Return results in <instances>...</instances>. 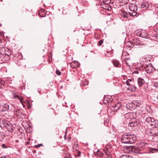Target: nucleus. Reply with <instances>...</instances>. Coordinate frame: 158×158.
<instances>
[{"label":"nucleus","mask_w":158,"mask_h":158,"mask_svg":"<svg viewBox=\"0 0 158 158\" xmlns=\"http://www.w3.org/2000/svg\"><path fill=\"white\" fill-rule=\"evenodd\" d=\"M110 2L108 1L107 3H102L101 4V7L104 9L110 11L111 10V8L109 4Z\"/></svg>","instance_id":"7"},{"label":"nucleus","mask_w":158,"mask_h":158,"mask_svg":"<svg viewBox=\"0 0 158 158\" xmlns=\"http://www.w3.org/2000/svg\"><path fill=\"white\" fill-rule=\"evenodd\" d=\"M19 111H20V110H19V109H17V110H16L15 112H17H17H19V113H20V112H19Z\"/></svg>","instance_id":"46"},{"label":"nucleus","mask_w":158,"mask_h":158,"mask_svg":"<svg viewBox=\"0 0 158 158\" xmlns=\"http://www.w3.org/2000/svg\"><path fill=\"white\" fill-rule=\"evenodd\" d=\"M11 54V53H10L9 54H7L6 53H5L4 54H3V56H4L3 57V60L4 61H7L9 60L10 59V56Z\"/></svg>","instance_id":"14"},{"label":"nucleus","mask_w":158,"mask_h":158,"mask_svg":"<svg viewBox=\"0 0 158 158\" xmlns=\"http://www.w3.org/2000/svg\"><path fill=\"white\" fill-rule=\"evenodd\" d=\"M39 15H40V16L41 17H44L45 16V15H41V12H39Z\"/></svg>","instance_id":"42"},{"label":"nucleus","mask_w":158,"mask_h":158,"mask_svg":"<svg viewBox=\"0 0 158 158\" xmlns=\"http://www.w3.org/2000/svg\"><path fill=\"white\" fill-rule=\"evenodd\" d=\"M56 74L58 76L60 75L61 74L60 72L58 70H56Z\"/></svg>","instance_id":"37"},{"label":"nucleus","mask_w":158,"mask_h":158,"mask_svg":"<svg viewBox=\"0 0 158 158\" xmlns=\"http://www.w3.org/2000/svg\"><path fill=\"white\" fill-rule=\"evenodd\" d=\"M145 32V33H144L145 35H143V33H142L141 32V33H140L139 34V36L142 38H145L146 37H147V34L145 32Z\"/></svg>","instance_id":"27"},{"label":"nucleus","mask_w":158,"mask_h":158,"mask_svg":"<svg viewBox=\"0 0 158 158\" xmlns=\"http://www.w3.org/2000/svg\"><path fill=\"white\" fill-rule=\"evenodd\" d=\"M129 8L131 11L133 12L136 11L137 10V6L134 5H132L131 6H129Z\"/></svg>","instance_id":"15"},{"label":"nucleus","mask_w":158,"mask_h":158,"mask_svg":"<svg viewBox=\"0 0 158 158\" xmlns=\"http://www.w3.org/2000/svg\"><path fill=\"white\" fill-rule=\"evenodd\" d=\"M152 151L153 152H158V148H152Z\"/></svg>","instance_id":"36"},{"label":"nucleus","mask_w":158,"mask_h":158,"mask_svg":"<svg viewBox=\"0 0 158 158\" xmlns=\"http://www.w3.org/2000/svg\"><path fill=\"white\" fill-rule=\"evenodd\" d=\"M135 72L136 73H139V72L138 71H135Z\"/></svg>","instance_id":"48"},{"label":"nucleus","mask_w":158,"mask_h":158,"mask_svg":"<svg viewBox=\"0 0 158 158\" xmlns=\"http://www.w3.org/2000/svg\"><path fill=\"white\" fill-rule=\"evenodd\" d=\"M137 106V104H135L134 103L132 102L127 103L126 105V108L128 110H134Z\"/></svg>","instance_id":"6"},{"label":"nucleus","mask_w":158,"mask_h":158,"mask_svg":"<svg viewBox=\"0 0 158 158\" xmlns=\"http://www.w3.org/2000/svg\"><path fill=\"white\" fill-rule=\"evenodd\" d=\"M79 153H80V154H81V152H79Z\"/></svg>","instance_id":"52"},{"label":"nucleus","mask_w":158,"mask_h":158,"mask_svg":"<svg viewBox=\"0 0 158 158\" xmlns=\"http://www.w3.org/2000/svg\"><path fill=\"white\" fill-rule=\"evenodd\" d=\"M110 148L105 147L103 150L108 158H111V153L110 152Z\"/></svg>","instance_id":"9"},{"label":"nucleus","mask_w":158,"mask_h":158,"mask_svg":"<svg viewBox=\"0 0 158 158\" xmlns=\"http://www.w3.org/2000/svg\"><path fill=\"white\" fill-rule=\"evenodd\" d=\"M112 62L114 66L116 67H119V63L118 60L116 59H113L112 60Z\"/></svg>","instance_id":"17"},{"label":"nucleus","mask_w":158,"mask_h":158,"mask_svg":"<svg viewBox=\"0 0 158 158\" xmlns=\"http://www.w3.org/2000/svg\"><path fill=\"white\" fill-rule=\"evenodd\" d=\"M2 148H8L7 145H6V144H2Z\"/></svg>","instance_id":"39"},{"label":"nucleus","mask_w":158,"mask_h":158,"mask_svg":"<svg viewBox=\"0 0 158 158\" xmlns=\"http://www.w3.org/2000/svg\"><path fill=\"white\" fill-rule=\"evenodd\" d=\"M63 155H66L65 156H64V157L66 158H69L70 157V154L67 151H64V152H63Z\"/></svg>","instance_id":"23"},{"label":"nucleus","mask_w":158,"mask_h":158,"mask_svg":"<svg viewBox=\"0 0 158 158\" xmlns=\"http://www.w3.org/2000/svg\"><path fill=\"white\" fill-rule=\"evenodd\" d=\"M121 15V18H127L131 16V13L127 12L125 11L122 10Z\"/></svg>","instance_id":"8"},{"label":"nucleus","mask_w":158,"mask_h":158,"mask_svg":"<svg viewBox=\"0 0 158 158\" xmlns=\"http://www.w3.org/2000/svg\"><path fill=\"white\" fill-rule=\"evenodd\" d=\"M3 111H5L9 109V106L7 104H4L3 106Z\"/></svg>","instance_id":"24"},{"label":"nucleus","mask_w":158,"mask_h":158,"mask_svg":"<svg viewBox=\"0 0 158 158\" xmlns=\"http://www.w3.org/2000/svg\"><path fill=\"white\" fill-rule=\"evenodd\" d=\"M23 63V61L21 60H20L17 62V64L19 66H24L23 64H22Z\"/></svg>","instance_id":"29"},{"label":"nucleus","mask_w":158,"mask_h":158,"mask_svg":"<svg viewBox=\"0 0 158 158\" xmlns=\"http://www.w3.org/2000/svg\"><path fill=\"white\" fill-rule=\"evenodd\" d=\"M122 111L123 112L121 114H124V117L126 119H128L130 118V116H132V113H126L125 112V111L123 110Z\"/></svg>","instance_id":"12"},{"label":"nucleus","mask_w":158,"mask_h":158,"mask_svg":"<svg viewBox=\"0 0 158 158\" xmlns=\"http://www.w3.org/2000/svg\"><path fill=\"white\" fill-rule=\"evenodd\" d=\"M42 10H43V11H44V12H45V11L44 10H42L41 11H42Z\"/></svg>","instance_id":"50"},{"label":"nucleus","mask_w":158,"mask_h":158,"mask_svg":"<svg viewBox=\"0 0 158 158\" xmlns=\"http://www.w3.org/2000/svg\"><path fill=\"white\" fill-rule=\"evenodd\" d=\"M136 137L134 134L128 132L123 134L121 139L122 143L126 144H133L136 142Z\"/></svg>","instance_id":"1"},{"label":"nucleus","mask_w":158,"mask_h":158,"mask_svg":"<svg viewBox=\"0 0 158 158\" xmlns=\"http://www.w3.org/2000/svg\"><path fill=\"white\" fill-rule=\"evenodd\" d=\"M3 124L9 132H12L14 130V127L12 124L6 121L3 120Z\"/></svg>","instance_id":"3"},{"label":"nucleus","mask_w":158,"mask_h":158,"mask_svg":"<svg viewBox=\"0 0 158 158\" xmlns=\"http://www.w3.org/2000/svg\"><path fill=\"white\" fill-rule=\"evenodd\" d=\"M98 156H99L102 157L104 156V154L103 153V152L102 151H98Z\"/></svg>","instance_id":"28"},{"label":"nucleus","mask_w":158,"mask_h":158,"mask_svg":"<svg viewBox=\"0 0 158 158\" xmlns=\"http://www.w3.org/2000/svg\"><path fill=\"white\" fill-rule=\"evenodd\" d=\"M155 130L156 131V133H158V128L157 127H155Z\"/></svg>","instance_id":"43"},{"label":"nucleus","mask_w":158,"mask_h":158,"mask_svg":"<svg viewBox=\"0 0 158 158\" xmlns=\"http://www.w3.org/2000/svg\"><path fill=\"white\" fill-rule=\"evenodd\" d=\"M22 139V138L21 137L18 138V139H16L15 140V142L16 143L21 142Z\"/></svg>","instance_id":"32"},{"label":"nucleus","mask_w":158,"mask_h":158,"mask_svg":"<svg viewBox=\"0 0 158 158\" xmlns=\"http://www.w3.org/2000/svg\"><path fill=\"white\" fill-rule=\"evenodd\" d=\"M127 89H128L130 91L132 92H135L136 90V88L135 86L132 85H131L129 86Z\"/></svg>","instance_id":"16"},{"label":"nucleus","mask_w":158,"mask_h":158,"mask_svg":"<svg viewBox=\"0 0 158 158\" xmlns=\"http://www.w3.org/2000/svg\"><path fill=\"white\" fill-rule=\"evenodd\" d=\"M88 84V81H86V80H84L82 81L81 85L82 86H85L87 85Z\"/></svg>","instance_id":"21"},{"label":"nucleus","mask_w":158,"mask_h":158,"mask_svg":"<svg viewBox=\"0 0 158 158\" xmlns=\"http://www.w3.org/2000/svg\"><path fill=\"white\" fill-rule=\"evenodd\" d=\"M127 155H122L120 157V158H127Z\"/></svg>","instance_id":"40"},{"label":"nucleus","mask_w":158,"mask_h":158,"mask_svg":"<svg viewBox=\"0 0 158 158\" xmlns=\"http://www.w3.org/2000/svg\"><path fill=\"white\" fill-rule=\"evenodd\" d=\"M132 81L131 79H127L126 81V84L128 86H129L131 85L130 83L132 82Z\"/></svg>","instance_id":"25"},{"label":"nucleus","mask_w":158,"mask_h":158,"mask_svg":"<svg viewBox=\"0 0 158 158\" xmlns=\"http://www.w3.org/2000/svg\"><path fill=\"white\" fill-rule=\"evenodd\" d=\"M103 40H102L99 41L98 43V45L99 46H101L103 43Z\"/></svg>","instance_id":"35"},{"label":"nucleus","mask_w":158,"mask_h":158,"mask_svg":"<svg viewBox=\"0 0 158 158\" xmlns=\"http://www.w3.org/2000/svg\"><path fill=\"white\" fill-rule=\"evenodd\" d=\"M140 66L142 68V69L143 71H145L148 73H152L155 70V69L152 66L151 64H141Z\"/></svg>","instance_id":"2"},{"label":"nucleus","mask_w":158,"mask_h":158,"mask_svg":"<svg viewBox=\"0 0 158 158\" xmlns=\"http://www.w3.org/2000/svg\"><path fill=\"white\" fill-rule=\"evenodd\" d=\"M147 144V143H144V142L142 141L139 143L138 146L139 148H143V147L145 146Z\"/></svg>","instance_id":"22"},{"label":"nucleus","mask_w":158,"mask_h":158,"mask_svg":"<svg viewBox=\"0 0 158 158\" xmlns=\"http://www.w3.org/2000/svg\"><path fill=\"white\" fill-rule=\"evenodd\" d=\"M127 158H133V157L131 156L127 155Z\"/></svg>","instance_id":"45"},{"label":"nucleus","mask_w":158,"mask_h":158,"mask_svg":"<svg viewBox=\"0 0 158 158\" xmlns=\"http://www.w3.org/2000/svg\"><path fill=\"white\" fill-rule=\"evenodd\" d=\"M154 15V13L152 11L148 13L147 16L148 17L151 18Z\"/></svg>","instance_id":"26"},{"label":"nucleus","mask_w":158,"mask_h":158,"mask_svg":"<svg viewBox=\"0 0 158 158\" xmlns=\"http://www.w3.org/2000/svg\"><path fill=\"white\" fill-rule=\"evenodd\" d=\"M120 2L121 5L123 6L127 3L128 2V0H118Z\"/></svg>","instance_id":"20"},{"label":"nucleus","mask_w":158,"mask_h":158,"mask_svg":"<svg viewBox=\"0 0 158 158\" xmlns=\"http://www.w3.org/2000/svg\"><path fill=\"white\" fill-rule=\"evenodd\" d=\"M42 145V144H39L38 145H35V148H39Z\"/></svg>","instance_id":"41"},{"label":"nucleus","mask_w":158,"mask_h":158,"mask_svg":"<svg viewBox=\"0 0 158 158\" xmlns=\"http://www.w3.org/2000/svg\"><path fill=\"white\" fill-rule=\"evenodd\" d=\"M13 96L14 98L15 99H20L19 97L17 95V94L15 93L13 94Z\"/></svg>","instance_id":"31"},{"label":"nucleus","mask_w":158,"mask_h":158,"mask_svg":"<svg viewBox=\"0 0 158 158\" xmlns=\"http://www.w3.org/2000/svg\"><path fill=\"white\" fill-rule=\"evenodd\" d=\"M138 124V123L136 121L131 122L128 124V126L131 127H133L137 126Z\"/></svg>","instance_id":"18"},{"label":"nucleus","mask_w":158,"mask_h":158,"mask_svg":"<svg viewBox=\"0 0 158 158\" xmlns=\"http://www.w3.org/2000/svg\"><path fill=\"white\" fill-rule=\"evenodd\" d=\"M149 6V4L148 2H143L141 5V8L147 9Z\"/></svg>","instance_id":"19"},{"label":"nucleus","mask_w":158,"mask_h":158,"mask_svg":"<svg viewBox=\"0 0 158 158\" xmlns=\"http://www.w3.org/2000/svg\"><path fill=\"white\" fill-rule=\"evenodd\" d=\"M133 43L135 44V45H144V44L141 41L139 38H134L133 39Z\"/></svg>","instance_id":"11"},{"label":"nucleus","mask_w":158,"mask_h":158,"mask_svg":"<svg viewBox=\"0 0 158 158\" xmlns=\"http://www.w3.org/2000/svg\"><path fill=\"white\" fill-rule=\"evenodd\" d=\"M154 86L156 87L157 88V89L156 90L158 91V83H155L154 84ZM156 98L158 99V95L156 97Z\"/></svg>","instance_id":"33"},{"label":"nucleus","mask_w":158,"mask_h":158,"mask_svg":"<svg viewBox=\"0 0 158 158\" xmlns=\"http://www.w3.org/2000/svg\"><path fill=\"white\" fill-rule=\"evenodd\" d=\"M74 63H72L71 65V68L74 69L76 68L77 67V65H74Z\"/></svg>","instance_id":"34"},{"label":"nucleus","mask_w":158,"mask_h":158,"mask_svg":"<svg viewBox=\"0 0 158 158\" xmlns=\"http://www.w3.org/2000/svg\"><path fill=\"white\" fill-rule=\"evenodd\" d=\"M145 121L149 124H150L151 125H153V123L155 122V121L154 118L150 117H148L146 118Z\"/></svg>","instance_id":"10"},{"label":"nucleus","mask_w":158,"mask_h":158,"mask_svg":"<svg viewBox=\"0 0 158 158\" xmlns=\"http://www.w3.org/2000/svg\"><path fill=\"white\" fill-rule=\"evenodd\" d=\"M1 136H2L1 139H4V137H5L4 135L2 133V134H1Z\"/></svg>","instance_id":"44"},{"label":"nucleus","mask_w":158,"mask_h":158,"mask_svg":"<svg viewBox=\"0 0 158 158\" xmlns=\"http://www.w3.org/2000/svg\"><path fill=\"white\" fill-rule=\"evenodd\" d=\"M1 158H9L8 156H3L1 157Z\"/></svg>","instance_id":"47"},{"label":"nucleus","mask_w":158,"mask_h":158,"mask_svg":"<svg viewBox=\"0 0 158 158\" xmlns=\"http://www.w3.org/2000/svg\"><path fill=\"white\" fill-rule=\"evenodd\" d=\"M136 14L137 13L136 12V11L133 12L132 13H131V16H132L134 17V16H136Z\"/></svg>","instance_id":"38"},{"label":"nucleus","mask_w":158,"mask_h":158,"mask_svg":"<svg viewBox=\"0 0 158 158\" xmlns=\"http://www.w3.org/2000/svg\"><path fill=\"white\" fill-rule=\"evenodd\" d=\"M110 100L108 98H107L106 97L105 98L103 99V102L105 103H109L110 102Z\"/></svg>","instance_id":"30"},{"label":"nucleus","mask_w":158,"mask_h":158,"mask_svg":"<svg viewBox=\"0 0 158 158\" xmlns=\"http://www.w3.org/2000/svg\"><path fill=\"white\" fill-rule=\"evenodd\" d=\"M137 81L138 85L139 87L142 86L145 82L144 80L141 77H139L138 78Z\"/></svg>","instance_id":"13"},{"label":"nucleus","mask_w":158,"mask_h":158,"mask_svg":"<svg viewBox=\"0 0 158 158\" xmlns=\"http://www.w3.org/2000/svg\"><path fill=\"white\" fill-rule=\"evenodd\" d=\"M111 109L114 112L117 111L121 107V103L120 102L114 103L111 102Z\"/></svg>","instance_id":"4"},{"label":"nucleus","mask_w":158,"mask_h":158,"mask_svg":"<svg viewBox=\"0 0 158 158\" xmlns=\"http://www.w3.org/2000/svg\"><path fill=\"white\" fill-rule=\"evenodd\" d=\"M128 148L130 152L136 154H139L140 153L139 149L135 146H130L128 147Z\"/></svg>","instance_id":"5"},{"label":"nucleus","mask_w":158,"mask_h":158,"mask_svg":"<svg viewBox=\"0 0 158 158\" xmlns=\"http://www.w3.org/2000/svg\"><path fill=\"white\" fill-rule=\"evenodd\" d=\"M20 101L21 103H22V101L20 99Z\"/></svg>","instance_id":"51"},{"label":"nucleus","mask_w":158,"mask_h":158,"mask_svg":"<svg viewBox=\"0 0 158 158\" xmlns=\"http://www.w3.org/2000/svg\"><path fill=\"white\" fill-rule=\"evenodd\" d=\"M26 143H27V144H29V142H26Z\"/></svg>","instance_id":"49"}]
</instances>
